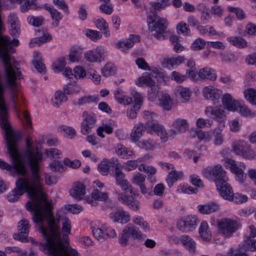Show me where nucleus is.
<instances>
[{"label": "nucleus", "mask_w": 256, "mask_h": 256, "mask_svg": "<svg viewBox=\"0 0 256 256\" xmlns=\"http://www.w3.org/2000/svg\"><path fill=\"white\" fill-rule=\"evenodd\" d=\"M210 177V181L214 182L216 188V190L220 196L224 200L232 201L234 196V192L232 186L228 183L227 179L224 177Z\"/></svg>", "instance_id": "obj_7"}, {"label": "nucleus", "mask_w": 256, "mask_h": 256, "mask_svg": "<svg viewBox=\"0 0 256 256\" xmlns=\"http://www.w3.org/2000/svg\"><path fill=\"white\" fill-rule=\"evenodd\" d=\"M170 0H160L158 2H151L150 5L154 10L152 14H156L157 12L160 11L170 5Z\"/></svg>", "instance_id": "obj_42"}, {"label": "nucleus", "mask_w": 256, "mask_h": 256, "mask_svg": "<svg viewBox=\"0 0 256 256\" xmlns=\"http://www.w3.org/2000/svg\"><path fill=\"white\" fill-rule=\"evenodd\" d=\"M115 150L116 154L118 156H120L124 158H128L132 154V151L128 150L126 147L120 144H117Z\"/></svg>", "instance_id": "obj_40"}, {"label": "nucleus", "mask_w": 256, "mask_h": 256, "mask_svg": "<svg viewBox=\"0 0 256 256\" xmlns=\"http://www.w3.org/2000/svg\"><path fill=\"white\" fill-rule=\"evenodd\" d=\"M199 220L194 214L184 216L180 218L176 222L177 228L184 232H189L196 229Z\"/></svg>", "instance_id": "obj_9"}, {"label": "nucleus", "mask_w": 256, "mask_h": 256, "mask_svg": "<svg viewBox=\"0 0 256 256\" xmlns=\"http://www.w3.org/2000/svg\"><path fill=\"white\" fill-rule=\"evenodd\" d=\"M237 250L238 253L246 254V251L254 252L256 250V240H252L248 237H245L244 241L239 244L237 248H231L228 252V256H236L233 251Z\"/></svg>", "instance_id": "obj_12"}, {"label": "nucleus", "mask_w": 256, "mask_h": 256, "mask_svg": "<svg viewBox=\"0 0 256 256\" xmlns=\"http://www.w3.org/2000/svg\"><path fill=\"white\" fill-rule=\"evenodd\" d=\"M110 218L114 222H119L124 224L130 220V216L128 212L124 210H120L114 213H110Z\"/></svg>", "instance_id": "obj_28"}, {"label": "nucleus", "mask_w": 256, "mask_h": 256, "mask_svg": "<svg viewBox=\"0 0 256 256\" xmlns=\"http://www.w3.org/2000/svg\"><path fill=\"white\" fill-rule=\"evenodd\" d=\"M82 49L79 48L74 47L71 49L68 55L69 60L72 62H78L82 56Z\"/></svg>", "instance_id": "obj_45"}, {"label": "nucleus", "mask_w": 256, "mask_h": 256, "mask_svg": "<svg viewBox=\"0 0 256 256\" xmlns=\"http://www.w3.org/2000/svg\"><path fill=\"white\" fill-rule=\"evenodd\" d=\"M145 86H146L145 89H146V97L148 100L151 102L156 100L158 93V88L150 76H145Z\"/></svg>", "instance_id": "obj_18"}, {"label": "nucleus", "mask_w": 256, "mask_h": 256, "mask_svg": "<svg viewBox=\"0 0 256 256\" xmlns=\"http://www.w3.org/2000/svg\"><path fill=\"white\" fill-rule=\"evenodd\" d=\"M172 100L170 96L166 93H162L158 99V104L164 110H170L172 107Z\"/></svg>", "instance_id": "obj_32"}, {"label": "nucleus", "mask_w": 256, "mask_h": 256, "mask_svg": "<svg viewBox=\"0 0 256 256\" xmlns=\"http://www.w3.org/2000/svg\"><path fill=\"white\" fill-rule=\"evenodd\" d=\"M67 100V96L61 91L58 90L54 94V98L52 99V104L54 107H59L62 102Z\"/></svg>", "instance_id": "obj_37"}, {"label": "nucleus", "mask_w": 256, "mask_h": 256, "mask_svg": "<svg viewBox=\"0 0 256 256\" xmlns=\"http://www.w3.org/2000/svg\"><path fill=\"white\" fill-rule=\"evenodd\" d=\"M205 112L206 114L210 113L211 118L218 122H223L226 119V113L224 108L221 106L207 107Z\"/></svg>", "instance_id": "obj_21"}, {"label": "nucleus", "mask_w": 256, "mask_h": 256, "mask_svg": "<svg viewBox=\"0 0 256 256\" xmlns=\"http://www.w3.org/2000/svg\"><path fill=\"white\" fill-rule=\"evenodd\" d=\"M23 2L24 4L20 7L21 12H28L32 8L36 10V6H38L36 3V0H24Z\"/></svg>", "instance_id": "obj_47"}, {"label": "nucleus", "mask_w": 256, "mask_h": 256, "mask_svg": "<svg viewBox=\"0 0 256 256\" xmlns=\"http://www.w3.org/2000/svg\"><path fill=\"white\" fill-rule=\"evenodd\" d=\"M214 144L220 145L223 142V136L222 134V130L216 128L214 130Z\"/></svg>", "instance_id": "obj_59"}, {"label": "nucleus", "mask_w": 256, "mask_h": 256, "mask_svg": "<svg viewBox=\"0 0 256 256\" xmlns=\"http://www.w3.org/2000/svg\"><path fill=\"white\" fill-rule=\"evenodd\" d=\"M246 98L252 104H256V90L248 88L244 92Z\"/></svg>", "instance_id": "obj_48"}, {"label": "nucleus", "mask_w": 256, "mask_h": 256, "mask_svg": "<svg viewBox=\"0 0 256 256\" xmlns=\"http://www.w3.org/2000/svg\"><path fill=\"white\" fill-rule=\"evenodd\" d=\"M144 132V124L142 122L135 124L130 134V139L133 142L138 141L142 136Z\"/></svg>", "instance_id": "obj_30"}, {"label": "nucleus", "mask_w": 256, "mask_h": 256, "mask_svg": "<svg viewBox=\"0 0 256 256\" xmlns=\"http://www.w3.org/2000/svg\"><path fill=\"white\" fill-rule=\"evenodd\" d=\"M175 94L180 96L182 102H185L188 101L190 98V90L188 88H184L180 86L176 88Z\"/></svg>", "instance_id": "obj_33"}, {"label": "nucleus", "mask_w": 256, "mask_h": 256, "mask_svg": "<svg viewBox=\"0 0 256 256\" xmlns=\"http://www.w3.org/2000/svg\"><path fill=\"white\" fill-rule=\"evenodd\" d=\"M202 174L204 176H225L226 172L220 164H218L213 167L204 168Z\"/></svg>", "instance_id": "obj_25"}, {"label": "nucleus", "mask_w": 256, "mask_h": 256, "mask_svg": "<svg viewBox=\"0 0 256 256\" xmlns=\"http://www.w3.org/2000/svg\"><path fill=\"white\" fill-rule=\"evenodd\" d=\"M220 206L214 202H210L204 204H198L197 207L198 211L202 214H210L216 212L220 210Z\"/></svg>", "instance_id": "obj_22"}, {"label": "nucleus", "mask_w": 256, "mask_h": 256, "mask_svg": "<svg viewBox=\"0 0 256 256\" xmlns=\"http://www.w3.org/2000/svg\"><path fill=\"white\" fill-rule=\"evenodd\" d=\"M199 236L202 240L206 242L210 240L212 236V231L208 223L206 221H202L198 228Z\"/></svg>", "instance_id": "obj_26"}, {"label": "nucleus", "mask_w": 256, "mask_h": 256, "mask_svg": "<svg viewBox=\"0 0 256 256\" xmlns=\"http://www.w3.org/2000/svg\"><path fill=\"white\" fill-rule=\"evenodd\" d=\"M198 29L201 34H204L207 33H208L210 35H216V30L212 26H199L198 27Z\"/></svg>", "instance_id": "obj_55"}, {"label": "nucleus", "mask_w": 256, "mask_h": 256, "mask_svg": "<svg viewBox=\"0 0 256 256\" xmlns=\"http://www.w3.org/2000/svg\"><path fill=\"white\" fill-rule=\"evenodd\" d=\"M98 8L102 12L108 15H110L114 11V8L111 3L102 4Z\"/></svg>", "instance_id": "obj_57"}, {"label": "nucleus", "mask_w": 256, "mask_h": 256, "mask_svg": "<svg viewBox=\"0 0 256 256\" xmlns=\"http://www.w3.org/2000/svg\"><path fill=\"white\" fill-rule=\"evenodd\" d=\"M70 195L76 200H80L84 198L86 194L84 185L79 182L74 183L72 186L69 190Z\"/></svg>", "instance_id": "obj_23"}, {"label": "nucleus", "mask_w": 256, "mask_h": 256, "mask_svg": "<svg viewBox=\"0 0 256 256\" xmlns=\"http://www.w3.org/2000/svg\"><path fill=\"white\" fill-rule=\"evenodd\" d=\"M63 162L65 166H68L74 169H76L81 166V162L76 159L71 160L68 158H65Z\"/></svg>", "instance_id": "obj_53"}, {"label": "nucleus", "mask_w": 256, "mask_h": 256, "mask_svg": "<svg viewBox=\"0 0 256 256\" xmlns=\"http://www.w3.org/2000/svg\"><path fill=\"white\" fill-rule=\"evenodd\" d=\"M232 150L236 155L246 158H252L256 156L255 152L250 149V145L244 141L233 143Z\"/></svg>", "instance_id": "obj_11"}, {"label": "nucleus", "mask_w": 256, "mask_h": 256, "mask_svg": "<svg viewBox=\"0 0 256 256\" xmlns=\"http://www.w3.org/2000/svg\"><path fill=\"white\" fill-rule=\"evenodd\" d=\"M130 236L138 240L143 238L142 233L139 230V228L131 225L126 226L122 231L120 237V242L122 244L126 245Z\"/></svg>", "instance_id": "obj_10"}, {"label": "nucleus", "mask_w": 256, "mask_h": 256, "mask_svg": "<svg viewBox=\"0 0 256 256\" xmlns=\"http://www.w3.org/2000/svg\"><path fill=\"white\" fill-rule=\"evenodd\" d=\"M107 52L102 46H98L84 53V57L89 62H101L104 60Z\"/></svg>", "instance_id": "obj_16"}, {"label": "nucleus", "mask_w": 256, "mask_h": 256, "mask_svg": "<svg viewBox=\"0 0 256 256\" xmlns=\"http://www.w3.org/2000/svg\"><path fill=\"white\" fill-rule=\"evenodd\" d=\"M206 42L201 38H198L192 42V48L194 50H200L204 48L206 46Z\"/></svg>", "instance_id": "obj_61"}, {"label": "nucleus", "mask_w": 256, "mask_h": 256, "mask_svg": "<svg viewBox=\"0 0 256 256\" xmlns=\"http://www.w3.org/2000/svg\"><path fill=\"white\" fill-rule=\"evenodd\" d=\"M32 63L34 68L38 72L40 73L45 72L46 67L42 59L34 60H33Z\"/></svg>", "instance_id": "obj_64"}, {"label": "nucleus", "mask_w": 256, "mask_h": 256, "mask_svg": "<svg viewBox=\"0 0 256 256\" xmlns=\"http://www.w3.org/2000/svg\"><path fill=\"white\" fill-rule=\"evenodd\" d=\"M51 40L52 36L50 34H44L42 36L32 39L30 43V46L32 47L34 46V44H37L40 46L44 43L50 41Z\"/></svg>", "instance_id": "obj_41"}, {"label": "nucleus", "mask_w": 256, "mask_h": 256, "mask_svg": "<svg viewBox=\"0 0 256 256\" xmlns=\"http://www.w3.org/2000/svg\"><path fill=\"white\" fill-rule=\"evenodd\" d=\"M58 130L63 132L65 134H68L70 138H72L76 136L74 129L70 126L62 125L59 126Z\"/></svg>", "instance_id": "obj_56"}, {"label": "nucleus", "mask_w": 256, "mask_h": 256, "mask_svg": "<svg viewBox=\"0 0 256 256\" xmlns=\"http://www.w3.org/2000/svg\"><path fill=\"white\" fill-rule=\"evenodd\" d=\"M228 41L232 45L239 48H244L247 46V42L240 36L228 38Z\"/></svg>", "instance_id": "obj_44"}, {"label": "nucleus", "mask_w": 256, "mask_h": 256, "mask_svg": "<svg viewBox=\"0 0 256 256\" xmlns=\"http://www.w3.org/2000/svg\"><path fill=\"white\" fill-rule=\"evenodd\" d=\"M222 104L228 110L234 112L239 108L242 114L246 116L250 114L251 111L244 104H242V102L233 99L230 94H224L222 98Z\"/></svg>", "instance_id": "obj_8"}, {"label": "nucleus", "mask_w": 256, "mask_h": 256, "mask_svg": "<svg viewBox=\"0 0 256 256\" xmlns=\"http://www.w3.org/2000/svg\"><path fill=\"white\" fill-rule=\"evenodd\" d=\"M64 208L66 212H70L72 214H78L82 210V207L76 204H68L67 206H65Z\"/></svg>", "instance_id": "obj_63"}, {"label": "nucleus", "mask_w": 256, "mask_h": 256, "mask_svg": "<svg viewBox=\"0 0 256 256\" xmlns=\"http://www.w3.org/2000/svg\"><path fill=\"white\" fill-rule=\"evenodd\" d=\"M43 180L42 177H19L16 182V187L8 193L7 200L10 202L17 201L20 196L27 192L32 202L26 204V209L34 212L32 221L40 224L39 230L46 240L40 244V249L46 252L65 243L61 237L58 222L60 216L56 214V220L52 212V204L42 192Z\"/></svg>", "instance_id": "obj_1"}, {"label": "nucleus", "mask_w": 256, "mask_h": 256, "mask_svg": "<svg viewBox=\"0 0 256 256\" xmlns=\"http://www.w3.org/2000/svg\"><path fill=\"white\" fill-rule=\"evenodd\" d=\"M190 182L192 185L196 187L195 188H204V181L200 177H190Z\"/></svg>", "instance_id": "obj_62"}, {"label": "nucleus", "mask_w": 256, "mask_h": 256, "mask_svg": "<svg viewBox=\"0 0 256 256\" xmlns=\"http://www.w3.org/2000/svg\"><path fill=\"white\" fill-rule=\"evenodd\" d=\"M98 170L103 176H106L110 171H112L115 176L124 175L122 172L120 164L116 158H112L110 159L106 158L102 159L98 164Z\"/></svg>", "instance_id": "obj_6"}, {"label": "nucleus", "mask_w": 256, "mask_h": 256, "mask_svg": "<svg viewBox=\"0 0 256 256\" xmlns=\"http://www.w3.org/2000/svg\"><path fill=\"white\" fill-rule=\"evenodd\" d=\"M124 91L120 88H118L115 92L114 95L116 100L120 104H133L134 98L124 96Z\"/></svg>", "instance_id": "obj_31"}, {"label": "nucleus", "mask_w": 256, "mask_h": 256, "mask_svg": "<svg viewBox=\"0 0 256 256\" xmlns=\"http://www.w3.org/2000/svg\"><path fill=\"white\" fill-rule=\"evenodd\" d=\"M116 183L120 186L122 190L130 192L131 194V196H128L123 193H120L118 196V199L132 210H138V203L134 198V196L136 195V192L133 190L130 182L124 179V177H116Z\"/></svg>", "instance_id": "obj_4"}, {"label": "nucleus", "mask_w": 256, "mask_h": 256, "mask_svg": "<svg viewBox=\"0 0 256 256\" xmlns=\"http://www.w3.org/2000/svg\"><path fill=\"white\" fill-rule=\"evenodd\" d=\"M204 96L208 100H214L220 98L222 92L212 86H206L203 90Z\"/></svg>", "instance_id": "obj_27"}, {"label": "nucleus", "mask_w": 256, "mask_h": 256, "mask_svg": "<svg viewBox=\"0 0 256 256\" xmlns=\"http://www.w3.org/2000/svg\"><path fill=\"white\" fill-rule=\"evenodd\" d=\"M241 228L238 221L229 218H224L217 220L218 234L224 238H229Z\"/></svg>", "instance_id": "obj_5"}, {"label": "nucleus", "mask_w": 256, "mask_h": 256, "mask_svg": "<svg viewBox=\"0 0 256 256\" xmlns=\"http://www.w3.org/2000/svg\"><path fill=\"white\" fill-rule=\"evenodd\" d=\"M180 244L185 250L190 253H194L196 249V243L188 235L184 234L180 236Z\"/></svg>", "instance_id": "obj_24"}, {"label": "nucleus", "mask_w": 256, "mask_h": 256, "mask_svg": "<svg viewBox=\"0 0 256 256\" xmlns=\"http://www.w3.org/2000/svg\"><path fill=\"white\" fill-rule=\"evenodd\" d=\"M92 231L94 236L100 242L105 240L104 226L102 228H92Z\"/></svg>", "instance_id": "obj_51"}, {"label": "nucleus", "mask_w": 256, "mask_h": 256, "mask_svg": "<svg viewBox=\"0 0 256 256\" xmlns=\"http://www.w3.org/2000/svg\"><path fill=\"white\" fill-rule=\"evenodd\" d=\"M85 34L87 37L93 41H96L102 37V34L98 31L90 29L86 30Z\"/></svg>", "instance_id": "obj_54"}, {"label": "nucleus", "mask_w": 256, "mask_h": 256, "mask_svg": "<svg viewBox=\"0 0 256 256\" xmlns=\"http://www.w3.org/2000/svg\"><path fill=\"white\" fill-rule=\"evenodd\" d=\"M27 21L30 24L38 27L42 24L44 18L42 16H29L27 18Z\"/></svg>", "instance_id": "obj_50"}, {"label": "nucleus", "mask_w": 256, "mask_h": 256, "mask_svg": "<svg viewBox=\"0 0 256 256\" xmlns=\"http://www.w3.org/2000/svg\"><path fill=\"white\" fill-rule=\"evenodd\" d=\"M133 96L134 106L128 110L127 116L131 118H134L136 116L138 112L139 111L140 106L142 104V100L140 94L136 92H133L132 93Z\"/></svg>", "instance_id": "obj_20"}, {"label": "nucleus", "mask_w": 256, "mask_h": 256, "mask_svg": "<svg viewBox=\"0 0 256 256\" xmlns=\"http://www.w3.org/2000/svg\"><path fill=\"white\" fill-rule=\"evenodd\" d=\"M172 126L180 132L186 131L188 128V124L186 120L178 119L176 120Z\"/></svg>", "instance_id": "obj_43"}, {"label": "nucleus", "mask_w": 256, "mask_h": 256, "mask_svg": "<svg viewBox=\"0 0 256 256\" xmlns=\"http://www.w3.org/2000/svg\"><path fill=\"white\" fill-rule=\"evenodd\" d=\"M30 224L29 221L26 219H22L18 224V234H14V238L22 242H27L28 241V238Z\"/></svg>", "instance_id": "obj_17"}, {"label": "nucleus", "mask_w": 256, "mask_h": 256, "mask_svg": "<svg viewBox=\"0 0 256 256\" xmlns=\"http://www.w3.org/2000/svg\"><path fill=\"white\" fill-rule=\"evenodd\" d=\"M148 70L150 72H145V76H149L152 79V77L157 78H163V74L160 72L158 69L154 67H150L148 64L145 62V71Z\"/></svg>", "instance_id": "obj_36"}, {"label": "nucleus", "mask_w": 256, "mask_h": 256, "mask_svg": "<svg viewBox=\"0 0 256 256\" xmlns=\"http://www.w3.org/2000/svg\"><path fill=\"white\" fill-rule=\"evenodd\" d=\"M48 166L50 169L54 172H64L66 171L67 168L64 166L60 161L54 160L50 162Z\"/></svg>", "instance_id": "obj_38"}, {"label": "nucleus", "mask_w": 256, "mask_h": 256, "mask_svg": "<svg viewBox=\"0 0 256 256\" xmlns=\"http://www.w3.org/2000/svg\"><path fill=\"white\" fill-rule=\"evenodd\" d=\"M82 116L83 120L80 124V132L82 134L87 135L94 127L96 118L94 114L88 113L86 111L82 112Z\"/></svg>", "instance_id": "obj_14"}, {"label": "nucleus", "mask_w": 256, "mask_h": 256, "mask_svg": "<svg viewBox=\"0 0 256 256\" xmlns=\"http://www.w3.org/2000/svg\"><path fill=\"white\" fill-rule=\"evenodd\" d=\"M115 72V67L111 63L106 64L102 69V74L105 77H108Z\"/></svg>", "instance_id": "obj_52"}, {"label": "nucleus", "mask_w": 256, "mask_h": 256, "mask_svg": "<svg viewBox=\"0 0 256 256\" xmlns=\"http://www.w3.org/2000/svg\"><path fill=\"white\" fill-rule=\"evenodd\" d=\"M92 197L93 199L99 201H106L108 199V194L102 192L99 190H94L92 192Z\"/></svg>", "instance_id": "obj_46"}, {"label": "nucleus", "mask_w": 256, "mask_h": 256, "mask_svg": "<svg viewBox=\"0 0 256 256\" xmlns=\"http://www.w3.org/2000/svg\"><path fill=\"white\" fill-rule=\"evenodd\" d=\"M223 160L225 167L229 168L233 174L236 176H243L245 166L242 163H238L234 160L228 158H226Z\"/></svg>", "instance_id": "obj_19"}, {"label": "nucleus", "mask_w": 256, "mask_h": 256, "mask_svg": "<svg viewBox=\"0 0 256 256\" xmlns=\"http://www.w3.org/2000/svg\"><path fill=\"white\" fill-rule=\"evenodd\" d=\"M26 150L24 156L28 162L31 176H40V164L42 160V154L37 148L32 149V143L28 138L26 139Z\"/></svg>", "instance_id": "obj_2"}, {"label": "nucleus", "mask_w": 256, "mask_h": 256, "mask_svg": "<svg viewBox=\"0 0 256 256\" xmlns=\"http://www.w3.org/2000/svg\"><path fill=\"white\" fill-rule=\"evenodd\" d=\"M178 194H196L198 192L197 188H194L188 184L182 183L178 185L176 190Z\"/></svg>", "instance_id": "obj_34"}, {"label": "nucleus", "mask_w": 256, "mask_h": 256, "mask_svg": "<svg viewBox=\"0 0 256 256\" xmlns=\"http://www.w3.org/2000/svg\"><path fill=\"white\" fill-rule=\"evenodd\" d=\"M145 130L150 134L156 132L164 142L168 140V133L164 126L154 122H146L145 124Z\"/></svg>", "instance_id": "obj_15"}, {"label": "nucleus", "mask_w": 256, "mask_h": 256, "mask_svg": "<svg viewBox=\"0 0 256 256\" xmlns=\"http://www.w3.org/2000/svg\"><path fill=\"white\" fill-rule=\"evenodd\" d=\"M49 256H78V252L72 248L70 244L65 242V243L50 250L45 252Z\"/></svg>", "instance_id": "obj_13"}, {"label": "nucleus", "mask_w": 256, "mask_h": 256, "mask_svg": "<svg viewBox=\"0 0 256 256\" xmlns=\"http://www.w3.org/2000/svg\"><path fill=\"white\" fill-rule=\"evenodd\" d=\"M116 47L122 51L125 52L132 48L133 46L127 39L124 40H121L116 44Z\"/></svg>", "instance_id": "obj_58"}, {"label": "nucleus", "mask_w": 256, "mask_h": 256, "mask_svg": "<svg viewBox=\"0 0 256 256\" xmlns=\"http://www.w3.org/2000/svg\"><path fill=\"white\" fill-rule=\"evenodd\" d=\"M95 24L98 28L101 30L106 37L110 36V32L108 30V24L104 18H98L96 20Z\"/></svg>", "instance_id": "obj_35"}, {"label": "nucleus", "mask_w": 256, "mask_h": 256, "mask_svg": "<svg viewBox=\"0 0 256 256\" xmlns=\"http://www.w3.org/2000/svg\"><path fill=\"white\" fill-rule=\"evenodd\" d=\"M99 98L96 96H84L78 100V102L74 103V105L82 106L90 102L98 103Z\"/></svg>", "instance_id": "obj_39"}, {"label": "nucleus", "mask_w": 256, "mask_h": 256, "mask_svg": "<svg viewBox=\"0 0 256 256\" xmlns=\"http://www.w3.org/2000/svg\"><path fill=\"white\" fill-rule=\"evenodd\" d=\"M66 58L64 57L60 58L56 62L53 64V68L56 72H60L66 66Z\"/></svg>", "instance_id": "obj_60"}, {"label": "nucleus", "mask_w": 256, "mask_h": 256, "mask_svg": "<svg viewBox=\"0 0 256 256\" xmlns=\"http://www.w3.org/2000/svg\"><path fill=\"white\" fill-rule=\"evenodd\" d=\"M148 29L150 32H155V37L158 40L164 39V34L169 25L168 20L161 18L157 14H151L147 18Z\"/></svg>", "instance_id": "obj_3"}, {"label": "nucleus", "mask_w": 256, "mask_h": 256, "mask_svg": "<svg viewBox=\"0 0 256 256\" xmlns=\"http://www.w3.org/2000/svg\"><path fill=\"white\" fill-rule=\"evenodd\" d=\"M198 75L201 79H208L212 81H214L216 78L214 70L208 67L200 68L198 72Z\"/></svg>", "instance_id": "obj_29"}, {"label": "nucleus", "mask_w": 256, "mask_h": 256, "mask_svg": "<svg viewBox=\"0 0 256 256\" xmlns=\"http://www.w3.org/2000/svg\"><path fill=\"white\" fill-rule=\"evenodd\" d=\"M176 28L177 32L178 34L189 35L190 33V30L188 28V25L182 22L178 24Z\"/></svg>", "instance_id": "obj_49"}]
</instances>
